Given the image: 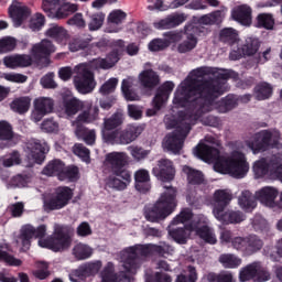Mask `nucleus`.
<instances>
[{
  "mask_svg": "<svg viewBox=\"0 0 282 282\" xmlns=\"http://www.w3.org/2000/svg\"><path fill=\"white\" fill-rule=\"evenodd\" d=\"M228 73L219 68L198 67L192 70L187 78L183 80L174 93L173 105L175 107L189 108L195 116H204L213 109L219 113H226L237 107V98L227 96L225 99L215 102L217 96L224 94V85Z\"/></svg>",
  "mask_w": 282,
  "mask_h": 282,
  "instance_id": "1",
  "label": "nucleus"
},
{
  "mask_svg": "<svg viewBox=\"0 0 282 282\" xmlns=\"http://www.w3.org/2000/svg\"><path fill=\"white\" fill-rule=\"evenodd\" d=\"M195 158H199L203 162H213L214 171L221 175H230L237 180L246 177L250 165L246 161V154L241 151H234L227 155H219V150L210 148L206 143H199L193 150Z\"/></svg>",
  "mask_w": 282,
  "mask_h": 282,
  "instance_id": "2",
  "label": "nucleus"
},
{
  "mask_svg": "<svg viewBox=\"0 0 282 282\" xmlns=\"http://www.w3.org/2000/svg\"><path fill=\"white\" fill-rule=\"evenodd\" d=\"M47 232V227L41 225L34 228L32 225H24L20 229V234L14 237L15 243L23 250H30V243L34 237L39 240L40 248H47L53 252H63L72 246V238L67 235V227L54 225V237L43 239Z\"/></svg>",
  "mask_w": 282,
  "mask_h": 282,
  "instance_id": "3",
  "label": "nucleus"
},
{
  "mask_svg": "<svg viewBox=\"0 0 282 282\" xmlns=\"http://www.w3.org/2000/svg\"><path fill=\"white\" fill-rule=\"evenodd\" d=\"M199 115H195L192 108L180 112L177 118L173 115L165 116L164 122L166 129H175L172 133H169L163 140V149L177 155L184 147V140L191 131V127L197 123Z\"/></svg>",
  "mask_w": 282,
  "mask_h": 282,
  "instance_id": "4",
  "label": "nucleus"
},
{
  "mask_svg": "<svg viewBox=\"0 0 282 282\" xmlns=\"http://www.w3.org/2000/svg\"><path fill=\"white\" fill-rule=\"evenodd\" d=\"M153 252L164 257V254H171L173 248L166 243L128 247L119 253V261L122 263L123 272L126 274H135L142 264V257H148V254H153Z\"/></svg>",
  "mask_w": 282,
  "mask_h": 282,
  "instance_id": "5",
  "label": "nucleus"
},
{
  "mask_svg": "<svg viewBox=\"0 0 282 282\" xmlns=\"http://www.w3.org/2000/svg\"><path fill=\"white\" fill-rule=\"evenodd\" d=\"M165 193L161 194L158 202L152 207H147L144 215L148 221H160L166 219L177 206V189L173 186H164Z\"/></svg>",
  "mask_w": 282,
  "mask_h": 282,
  "instance_id": "6",
  "label": "nucleus"
},
{
  "mask_svg": "<svg viewBox=\"0 0 282 282\" xmlns=\"http://www.w3.org/2000/svg\"><path fill=\"white\" fill-rule=\"evenodd\" d=\"M42 10L50 19H67L78 10V6L68 0H42Z\"/></svg>",
  "mask_w": 282,
  "mask_h": 282,
  "instance_id": "7",
  "label": "nucleus"
},
{
  "mask_svg": "<svg viewBox=\"0 0 282 282\" xmlns=\"http://www.w3.org/2000/svg\"><path fill=\"white\" fill-rule=\"evenodd\" d=\"M144 128L138 124H130L124 130L112 131V135L105 134L106 144H131L142 134Z\"/></svg>",
  "mask_w": 282,
  "mask_h": 282,
  "instance_id": "8",
  "label": "nucleus"
},
{
  "mask_svg": "<svg viewBox=\"0 0 282 282\" xmlns=\"http://www.w3.org/2000/svg\"><path fill=\"white\" fill-rule=\"evenodd\" d=\"M74 85L79 94H91L93 89H96V82L94 80V74L89 70V66L86 64L77 65L74 69Z\"/></svg>",
  "mask_w": 282,
  "mask_h": 282,
  "instance_id": "9",
  "label": "nucleus"
},
{
  "mask_svg": "<svg viewBox=\"0 0 282 282\" xmlns=\"http://www.w3.org/2000/svg\"><path fill=\"white\" fill-rule=\"evenodd\" d=\"M278 135L279 133L276 131L262 130L256 133L251 140L247 141V147L257 155L261 151H268Z\"/></svg>",
  "mask_w": 282,
  "mask_h": 282,
  "instance_id": "10",
  "label": "nucleus"
},
{
  "mask_svg": "<svg viewBox=\"0 0 282 282\" xmlns=\"http://www.w3.org/2000/svg\"><path fill=\"white\" fill-rule=\"evenodd\" d=\"M26 155L32 164H43L45 153H50V145L45 140L31 139L26 143Z\"/></svg>",
  "mask_w": 282,
  "mask_h": 282,
  "instance_id": "11",
  "label": "nucleus"
},
{
  "mask_svg": "<svg viewBox=\"0 0 282 282\" xmlns=\"http://www.w3.org/2000/svg\"><path fill=\"white\" fill-rule=\"evenodd\" d=\"M53 111L54 99H52V97H37L33 100L31 120L33 122H41L45 116H50Z\"/></svg>",
  "mask_w": 282,
  "mask_h": 282,
  "instance_id": "12",
  "label": "nucleus"
},
{
  "mask_svg": "<svg viewBox=\"0 0 282 282\" xmlns=\"http://www.w3.org/2000/svg\"><path fill=\"white\" fill-rule=\"evenodd\" d=\"M73 193L69 187H57L48 200L44 203L46 210H61L69 204Z\"/></svg>",
  "mask_w": 282,
  "mask_h": 282,
  "instance_id": "13",
  "label": "nucleus"
},
{
  "mask_svg": "<svg viewBox=\"0 0 282 282\" xmlns=\"http://www.w3.org/2000/svg\"><path fill=\"white\" fill-rule=\"evenodd\" d=\"M175 89V84L173 82H165L162 86L158 88L156 95L153 99V109L147 110V116L151 118V116H155L164 105H166V101L169 100V97L171 96V93Z\"/></svg>",
  "mask_w": 282,
  "mask_h": 282,
  "instance_id": "14",
  "label": "nucleus"
},
{
  "mask_svg": "<svg viewBox=\"0 0 282 282\" xmlns=\"http://www.w3.org/2000/svg\"><path fill=\"white\" fill-rule=\"evenodd\" d=\"M124 52V42L122 40H118L115 43L113 51L107 55L106 58H97L93 62V66L96 67V69H110V67H113L118 61H120V56H122V53Z\"/></svg>",
  "mask_w": 282,
  "mask_h": 282,
  "instance_id": "15",
  "label": "nucleus"
},
{
  "mask_svg": "<svg viewBox=\"0 0 282 282\" xmlns=\"http://www.w3.org/2000/svg\"><path fill=\"white\" fill-rule=\"evenodd\" d=\"M194 224H197L194 232L200 237L203 241L210 243L212 246L217 243V235H215V231L208 227V218H206V216L198 215V217L194 219Z\"/></svg>",
  "mask_w": 282,
  "mask_h": 282,
  "instance_id": "16",
  "label": "nucleus"
},
{
  "mask_svg": "<svg viewBox=\"0 0 282 282\" xmlns=\"http://www.w3.org/2000/svg\"><path fill=\"white\" fill-rule=\"evenodd\" d=\"M129 164V155L124 152H110L106 154L105 166L110 173H120L127 171L124 166Z\"/></svg>",
  "mask_w": 282,
  "mask_h": 282,
  "instance_id": "17",
  "label": "nucleus"
},
{
  "mask_svg": "<svg viewBox=\"0 0 282 282\" xmlns=\"http://www.w3.org/2000/svg\"><path fill=\"white\" fill-rule=\"evenodd\" d=\"M153 175L161 182H173L175 180V165L169 159H161L152 170Z\"/></svg>",
  "mask_w": 282,
  "mask_h": 282,
  "instance_id": "18",
  "label": "nucleus"
},
{
  "mask_svg": "<svg viewBox=\"0 0 282 282\" xmlns=\"http://www.w3.org/2000/svg\"><path fill=\"white\" fill-rule=\"evenodd\" d=\"M56 52V47L48 40H43L37 44H34L31 50V56L34 62L41 65V61H44L46 64L50 63L47 58L50 54H54Z\"/></svg>",
  "mask_w": 282,
  "mask_h": 282,
  "instance_id": "19",
  "label": "nucleus"
},
{
  "mask_svg": "<svg viewBox=\"0 0 282 282\" xmlns=\"http://www.w3.org/2000/svg\"><path fill=\"white\" fill-rule=\"evenodd\" d=\"M257 52H259V40L247 37L241 44V47L230 52L229 58L231 61H239L243 56H254Z\"/></svg>",
  "mask_w": 282,
  "mask_h": 282,
  "instance_id": "20",
  "label": "nucleus"
},
{
  "mask_svg": "<svg viewBox=\"0 0 282 282\" xmlns=\"http://www.w3.org/2000/svg\"><path fill=\"white\" fill-rule=\"evenodd\" d=\"M100 268H102L101 261L86 262L78 267V269L72 271L69 274V281L78 282L77 279H87V276H95L100 272Z\"/></svg>",
  "mask_w": 282,
  "mask_h": 282,
  "instance_id": "21",
  "label": "nucleus"
},
{
  "mask_svg": "<svg viewBox=\"0 0 282 282\" xmlns=\"http://www.w3.org/2000/svg\"><path fill=\"white\" fill-rule=\"evenodd\" d=\"M213 215L221 224H241L246 219L241 212L226 210L224 207H215Z\"/></svg>",
  "mask_w": 282,
  "mask_h": 282,
  "instance_id": "22",
  "label": "nucleus"
},
{
  "mask_svg": "<svg viewBox=\"0 0 282 282\" xmlns=\"http://www.w3.org/2000/svg\"><path fill=\"white\" fill-rule=\"evenodd\" d=\"M256 199L267 206L268 208H276V197H279V189L272 186H264L256 192Z\"/></svg>",
  "mask_w": 282,
  "mask_h": 282,
  "instance_id": "23",
  "label": "nucleus"
},
{
  "mask_svg": "<svg viewBox=\"0 0 282 282\" xmlns=\"http://www.w3.org/2000/svg\"><path fill=\"white\" fill-rule=\"evenodd\" d=\"M89 106H84L83 111L77 116L75 122L80 124V122H85L86 124H91L96 122V120H100V108L98 106H94L91 100H86Z\"/></svg>",
  "mask_w": 282,
  "mask_h": 282,
  "instance_id": "24",
  "label": "nucleus"
},
{
  "mask_svg": "<svg viewBox=\"0 0 282 282\" xmlns=\"http://www.w3.org/2000/svg\"><path fill=\"white\" fill-rule=\"evenodd\" d=\"M131 184V173L129 171L111 172L107 180V186L116 191H124Z\"/></svg>",
  "mask_w": 282,
  "mask_h": 282,
  "instance_id": "25",
  "label": "nucleus"
},
{
  "mask_svg": "<svg viewBox=\"0 0 282 282\" xmlns=\"http://www.w3.org/2000/svg\"><path fill=\"white\" fill-rule=\"evenodd\" d=\"M231 19L240 23V25H252V8L248 4H239L231 11Z\"/></svg>",
  "mask_w": 282,
  "mask_h": 282,
  "instance_id": "26",
  "label": "nucleus"
},
{
  "mask_svg": "<svg viewBox=\"0 0 282 282\" xmlns=\"http://www.w3.org/2000/svg\"><path fill=\"white\" fill-rule=\"evenodd\" d=\"M84 107H89V104L76 98L72 97L66 99L63 104L62 116L66 118H74L78 111L83 110Z\"/></svg>",
  "mask_w": 282,
  "mask_h": 282,
  "instance_id": "27",
  "label": "nucleus"
},
{
  "mask_svg": "<svg viewBox=\"0 0 282 282\" xmlns=\"http://www.w3.org/2000/svg\"><path fill=\"white\" fill-rule=\"evenodd\" d=\"M197 217H193V212L189 208H185L181 210V213L174 217V219L171 221L172 226H180V224H184V228L186 230H195L197 228V224L195 223V219Z\"/></svg>",
  "mask_w": 282,
  "mask_h": 282,
  "instance_id": "28",
  "label": "nucleus"
},
{
  "mask_svg": "<svg viewBox=\"0 0 282 282\" xmlns=\"http://www.w3.org/2000/svg\"><path fill=\"white\" fill-rule=\"evenodd\" d=\"M186 21V14L184 13H174L167 15L166 18L154 22V28L156 30H172V28H177V25H182Z\"/></svg>",
  "mask_w": 282,
  "mask_h": 282,
  "instance_id": "29",
  "label": "nucleus"
},
{
  "mask_svg": "<svg viewBox=\"0 0 282 282\" xmlns=\"http://www.w3.org/2000/svg\"><path fill=\"white\" fill-rule=\"evenodd\" d=\"M6 67L17 69L19 67H30L34 63V57L30 55H12L3 58Z\"/></svg>",
  "mask_w": 282,
  "mask_h": 282,
  "instance_id": "30",
  "label": "nucleus"
},
{
  "mask_svg": "<svg viewBox=\"0 0 282 282\" xmlns=\"http://www.w3.org/2000/svg\"><path fill=\"white\" fill-rule=\"evenodd\" d=\"M9 14L13 21L14 28H19L23 25V23H25L26 19L30 17V10L28 7L18 3L9 8Z\"/></svg>",
  "mask_w": 282,
  "mask_h": 282,
  "instance_id": "31",
  "label": "nucleus"
},
{
  "mask_svg": "<svg viewBox=\"0 0 282 282\" xmlns=\"http://www.w3.org/2000/svg\"><path fill=\"white\" fill-rule=\"evenodd\" d=\"M232 200V193L229 189H217L212 199L213 210L215 208H223L226 210V207Z\"/></svg>",
  "mask_w": 282,
  "mask_h": 282,
  "instance_id": "32",
  "label": "nucleus"
},
{
  "mask_svg": "<svg viewBox=\"0 0 282 282\" xmlns=\"http://www.w3.org/2000/svg\"><path fill=\"white\" fill-rule=\"evenodd\" d=\"M107 21L110 25H117L115 29H108V32L110 34L118 33L122 30L120 25L127 21V12L121 9H115L108 14Z\"/></svg>",
  "mask_w": 282,
  "mask_h": 282,
  "instance_id": "33",
  "label": "nucleus"
},
{
  "mask_svg": "<svg viewBox=\"0 0 282 282\" xmlns=\"http://www.w3.org/2000/svg\"><path fill=\"white\" fill-rule=\"evenodd\" d=\"M124 118L122 112H117L112 115L110 118L104 119V128L101 129L102 140L105 142V135H113L112 129L120 127L122 124Z\"/></svg>",
  "mask_w": 282,
  "mask_h": 282,
  "instance_id": "34",
  "label": "nucleus"
},
{
  "mask_svg": "<svg viewBox=\"0 0 282 282\" xmlns=\"http://www.w3.org/2000/svg\"><path fill=\"white\" fill-rule=\"evenodd\" d=\"M135 188L139 193H147L151 191V176L147 170H138L134 173Z\"/></svg>",
  "mask_w": 282,
  "mask_h": 282,
  "instance_id": "35",
  "label": "nucleus"
},
{
  "mask_svg": "<svg viewBox=\"0 0 282 282\" xmlns=\"http://www.w3.org/2000/svg\"><path fill=\"white\" fill-rule=\"evenodd\" d=\"M64 171L65 163H63L61 160H53L43 169L42 173L43 175H48L50 177L56 175L61 182H65V175L63 174Z\"/></svg>",
  "mask_w": 282,
  "mask_h": 282,
  "instance_id": "36",
  "label": "nucleus"
},
{
  "mask_svg": "<svg viewBox=\"0 0 282 282\" xmlns=\"http://www.w3.org/2000/svg\"><path fill=\"white\" fill-rule=\"evenodd\" d=\"M30 107H32V98L29 96L18 97L10 104L11 111H13V113H19V116L28 113L30 111Z\"/></svg>",
  "mask_w": 282,
  "mask_h": 282,
  "instance_id": "37",
  "label": "nucleus"
},
{
  "mask_svg": "<svg viewBox=\"0 0 282 282\" xmlns=\"http://www.w3.org/2000/svg\"><path fill=\"white\" fill-rule=\"evenodd\" d=\"M139 82L143 87L153 89V87H158V85H160V75H158L153 69H144L139 74Z\"/></svg>",
  "mask_w": 282,
  "mask_h": 282,
  "instance_id": "38",
  "label": "nucleus"
},
{
  "mask_svg": "<svg viewBox=\"0 0 282 282\" xmlns=\"http://www.w3.org/2000/svg\"><path fill=\"white\" fill-rule=\"evenodd\" d=\"M101 282H133L131 276H123L118 280V275L116 274V270L113 263L108 262L104 270L100 273Z\"/></svg>",
  "mask_w": 282,
  "mask_h": 282,
  "instance_id": "39",
  "label": "nucleus"
},
{
  "mask_svg": "<svg viewBox=\"0 0 282 282\" xmlns=\"http://www.w3.org/2000/svg\"><path fill=\"white\" fill-rule=\"evenodd\" d=\"M72 254L76 261H85L87 259H91V254H94V248L87 243L79 242L73 247Z\"/></svg>",
  "mask_w": 282,
  "mask_h": 282,
  "instance_id": "40",
  "label": "nucleus"
},
{
  "mask_svg": "<svg viewBox=\"0 0 282 282\" xmlns=\"http://www.w3.org/2000/svg\"><path fill=\"white\" fill-rule=\"evenodd\" d=\"M273 93L274 87H272L268 82H261L257 84L253 89V96L256 100H268L269 98H272Z\"/></svg>",
  "mask_w": 282,
  "mask_h": 282,
  "instance_id": "41",
  "label": "nucleus"
},
{
  "mask_svg": "<svg viewBox=\"0 0 282 282\" xmlns=\"http://www.w3.org/2000/svg\"><path fill=\"white\" fill-rule=\"evenodd\" d=\"M72 124L75 127L76 137L82 138L86 144H94L96 142V130H88L80 126L78 121H73Z\"/></svg>",
  "mask_w": 282,
  "mask_h": 282,
  "instance_id": "42",
  "label": "nucleus"
},
{
  "mask_svg": "<svg viewBox=\"0 0 282 282\" xmlns=\"http://www.w3.org/2000/svg\"><path fill=\"white\" fill-rule=\"evenodd\" d=\"M177 225H173V223L169 226V235L172 237L173 240L176 241V243H186L188 237H191V232H194L193 230L184 229V228H175Z\"/></svg>",
  "mask_w": 282,
  "mask_h": 282,
  "instance_id": "43",
  "label": "nucleus"
},
{
  "mask_svg": "<svg viewBox=\"0 0 282 282\" xmlns=\"http://www.w3.org/2000/svg\"><path fill=\"white\" fill-rule=\"evenodd\" d=\"M259 270V262H253L241 268L239 271V280L241 282L256 281L257 271Z\"/></svg>",
  "mask_w": 282,
  "mask_h": 282,
  "instance_id": "44",
  "label": "nucleus"
},
{
  "mask_svg": "<svg viewBox=\"0 0 282 282\" xmlns=\"http://www.w3.org/2000/svg\"><path fill=\"white\" fill-rule=\"evenodd\" d=\"M218 261L223 264V268H226L227 270H235L241 265V258L232 253L220 254Z\"/></svg>",
  "mask_w": 282,
  "mask_h": 282,
  "instance_id": "45",
  "label": "nucleus"
},
{
  "mask_svg": "<svg viewBox=\"0 0 282 282\" xmlns=\"http://www.w3.org/2000/svg\"><path fill=\"white\" fill-rule=\"evenodd\" d=\"M238 204L242 210L250 213V210H254L257 208V200L252 196V193L245 191L238 198Z\"/></svg>",
  "mask_w": 282,
  "mask_h": 282,
  "instance_id": "46",
  "label": "nucleus"
},
{
  "mask_svg": "<svg viewBox=\"0 0 282 282\" xmlns=\"http://www.w3.org/2000/svg\"><path fill=\"white\" fill-rule=\"evenodd\" d=\"M46 36L55 39V41H58L61 43L62 41H65V39H67V31L58 24H51L46 31Z\"/></svg>",
  "mask_w": 282,
  "mask_h": 282,
  "instance_id": "47",
  "label": "nucleus"
},
{
  "mask_svg": "<svg viewBox=\"0 0 282 282\" xmlns=\"http://www.w3.org/2000/svg\"><path fill=\"white\" fill-rule=\"evenodd\" d=\"M197 47V37L193 34H188L186 40L177 45V52L180 54H187V52H193Z\"/></svg>",
  "mask_w": 282,
  "mask_h": 282,
  "instance_id": "48",
  "label": "nucleus"
},
{
  "mask_svg": "<svg viewBox=\"0 0 282 282\" xmlns=\"http://www.w3.org/2000/svg\"><path fill=\"white\" fill-rule=\"evenodd\" d=\"M183 173L186 175L189 184H202L204 182V174L188 165L183 166Z\"/></svg>",
  "mask_w": 282,
  "mask_h": 282,
  "instance_id": "49",
  "label": "nucleus"
},
{
  "mask_svg": "<svg viewBox=\"0 0 282 282\" xmlns=\"http://www.w3.org/2000/svg\"><path fill=\"white\" fill-rule=\"evenodd\" d=\"M174 282H197V270L195 267H187L178 275H176Z\"/></svg>",
  "mask_w": 282,
  "mask_h": 282,
  "instance_id": "50",
  "label": "nucleus"
},
{
  "mask_svg": "<svg viewBox=\"0 0 282 282\" xmlns=\"http://www.w3.org/2000/svg\"><path fill=\"white\" fill-rule=\"evenodd\" d=\"M254 177H264L268 175V170L270 169V162L265 159H260L253 163Z\"/></svg>",
  "mask_w": 282,
  "mask_h": 282,
  "instance_id": "51",
  "label": "nucleus"
},
{
  "mask_svg": "<svg viewBox=\"0 0 282 282\" xmlns=\"http://www.w3.org/2000/svg\"><path fill=\"white\" fill-rule=\"evenodd\" d=\"M2 166L10 169V166H17L21 164V154L18 151H13L0 159Z\"/></svg>",
  "mask_w": 282,
  "mask_h": 282,
  "instance_id": "52",
  "label": "nucleus"
},
{
  "mask_svg": "<svg viewBox=\"0 0 282 282\" xmlns=\"http://www.w3.org/2000/svg\"><path fill=\"white\" fill-rule=\"evenodd\" d=\"M102 23H105V13H94L93 15H90L88 29L90 30V32H96L102 28Z\"/></svg>",
  "mask_w": 282,
  "mask_h": 282,
  "instance_id": "53",
  "label": "nucleus"
},
{
  "mask_svg": "<svg viewBox=\"0 0 282 282\" xmlns=\"http://www.w3.org/2000/svg\"><path fill=\"white\" fill-rule=\"evenodd\" d=\"M221 19H224L221 11H215L213 13L203 15L199 19V23H202V25H215V23H221Z\"/></svg>",
  "mask_w": 282,
  "mask_h": 282,
  "instance_id": "54",
  "label": "nucleus"
},
{
  "mask_svg": "<svg viewBox=\"0 0 282 282\" xmlns=\"http://www.w3.org/2000/svg\"><path fill=\"white\" fill-rule=\"evenodd\" d=\"M259 28H264V30L274 29V17L270 13H260L257 17Z\"/></svg>",
  "mask_w": 282,
  "mask_h": 282,
  "instance_id": "55",
  "label": "nucleus"
},
{
  "mask_svg": "<svg viewBox=\"0 0 282 282\" xmlns=\"http://www.w3.org/2000/svg\"><path fill=\"white\" fill-rule=\"evenodd\" d=\"M220 39L225 43H237V41H239V33L232 28L223 29L220 31Z\"/></svg>",
  "mask_w": 282,
  "mask_h": 282,
  "instance_id": "56",
  "label": "nucleus"
},
{
  "mask_svg": "<svg viewBox=\"0 0 282 282\" xmlns=\"http://www.w3.org/2000/svg\"><path fill=\"white\" fill-rule=\"evenodd\" d=\"M209 282H235V278L231 272L223 271L219 274L209 273L207 275Z\"/></svg>",
  "mask_w": 282,
  "mask_h": 282,
  "instance_id": "57",
  "label": "nucleus"
},
{
  "mask_svg": "<svg viewBox=\"0 0 282 282\" xmlns=\"http://www.w3.org/2000/svg\"><path fill=\"white\" fill-rule=\"evenodd\" d=\"M14 138V131L12 124L7 120L0 121V140H12Z\"/></svg>",
  "mask_w": 282,
  "mask_h": 282,
  "instance_id": "58",
  "label": "nucleus"
},
{
  "mask_svg": "<svg viewBox=\"0 0 282 282\" xmlns=\"http://www.w3.org/2000/svg\"><path fill=\"white\" fill-rule=\"evenodd\" d=\"M48 264L46 262H37V269L32 271L33 276L40 281H44L50 276V270H47Z\"/></svg>",
  "mask_w": 282,
  "mask_h": 282,
  "instance_id": "59",
  "label": "nucleus"
},
{
  "mask_svg": "<svg viewBox=\"0 0 282 282\" xmlns=\"http://www.w3.org/2000/svg\"><path fill=\"white\" fill-rule=\"evenodd\" d=\"M116 87H118V78L112 77L100 87L99 91L102 96H107L109 94H113V91H116Z\"/></svg>",
  "mask_w": 282,
  "mask_h": 282,
  "instance_id": "60",
  "label": "nucleus"
},
{
  "mask_svg": "<svg viewBox=\"0 0 282 282\" xmlns=\"http://www.w3.org/2000/svg\"><path fill=\"white\" fill-rule=\"evenodd\" d=\"M247 241V252H257V250L263 248V241L257 236H250Z\"/></svg>",
  "mask_w": 282,
  "mask_h": 282,
  "instance_id": "61",
  "label": "nucleus"
},
{
  "mask_svg": "<svg viewBox=\"0 0 282 282\" xmlns=\"http://www.w3.org/2000/svg\"><path fill=\"white\" fill-rule=\"evenodd\" d=\"M73 153L77 155V158H80L83 162H86V164H89V149L85 148V145L77 143L73 148Z\"/></svg>",
  "mask_w": 282,
  "mask_h": 282,
  "instance_id": "62",
  "label": "nucleus"
},
{
  "mask_svg": "<svg viewBox=\"0 0 282 282\" xmlns=\"http://www.w3.org/2000/svg\"><path fill=\"white\" fill-rule=\"evenodd\" d=\"M45 25V17L41 13L34 14L29 22V28L33 31L41 30Z\"/></svg>",
  "mask_w": 282,
  "mask_h": 282,
  "instance_id": "63",
  "label": "nucleus"
},
{
  "mask_svg": "<svg viewBox=\"0 0 282 282\" xmlns=\"http://www.w3.org/2000/svg\"><path fill=\"white\" fill-rule=\"evenodd\" d=\"M150 52H162L169 47V42H165L164 39H154L148 45Z\"/></svg>",
  "mask_w": 282,
  "mask_h": 282,
  "instance_id": "64",
  "label": "nucleus"
}]
</instances>
